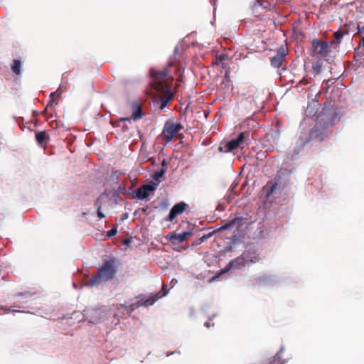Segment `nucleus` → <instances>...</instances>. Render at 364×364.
Instances as JSON below:
<instances>
[{
  "instance_id": "cd10ccee",
  "label": "nucleus",
  "mask_w": 364,
  "mask_h": 364,
  "mask_svg": "<svg viewBox=\"0 0 364 364\" xmlns=\"http://www.w3.org/2000/svg\"><path fill=\"white\" fill-rule=\"evenodd\" d=\"M101 208H102V205H98V208H97V216L100 218H105V215L102 213L101 211Z\"/></svg>"
},
{
  "instance_id": "473e14b6",
  "label": "nucleus",
  "mask_w": 364,
  "mask_h": 364,
  "mask_svg": "<svg viewBox=\"0 0 364 364\" xmlns=\"http://www.w3.org/2000/svg\"><path fill=\"white\" fill-rule=\"evenodd\" d=\"M205 326L206 327H208H208H210V322H209V321H206V322L205 323Z\"/></svg>"
},
{
  "instance_id": "dca6fc26",
  "label": "nucleus",
  "mask_w": 364,
  "mask_h": 364,
  "mask_svg": "<svg viewBox=\"0 0 364 364\" xmlns=\"http://www.w3.org/2000/svg\"><path fill=\"white\" fill-rule=\"evenodd\" d=\"M61 93L62 90H60V87H59L55 92H52L50 95V100L48 106L57 105L58 104L59 99L60 98Z\"/></svg>"
},
{
  "instance_id": "4468645a",
  "label": "nucleus",
  "mask_w": 364,
  "mask_h": 364,
  "mask_svg": "<svg viewBox=\"0 0 364 364\" xmlns=\"http://www.w3.org/2000/svg\"><path fill=\"white\" fill-rule=\"evenodd\" d=\"M36 139L41 146H45L48 144L50 137L46 131H41L36 133Z\"/></svg>"
},
{
  "instance_id": "72a5a7b5",
  "label": "nucleus",
  "mask_w": 364,
  "mask_h": 364,
  "mask_svg": "<svg viewBox=\"0 0 364 364\" xmlns=\"http://www.w3.org/2000/svg\"><path fill=\"white\" fill-rule=\"evenodd\" d=\"M161 164H162V166H166V160H165V159H164V160L162 161V163H161Z\"/></svg>"
},
{
  "instance_id": "c85d7f7f",
  "label": "nucleus",
  "mask_w": 364,
  "mask_h": 364,
  "mask_svg": "<svg viewBox=\"0 0 364 364\" xmlns=\"http://www.w3.org/2000/svg\"><path fill=\"white\" fill-rule=\"evenodd\" d=\"M300 83L301 84H303V85H307L309 83V80L307 77H303L302 80L300 81Z\"/></svg>"
},
{
  "instance_id": "f257e3e1",
  "label": "nucleus",
  "mask_w": 364,
  "mask_h": 364,
  "mask_svg": "<svg viewBox=\"0 0 364 364\" xmlns=\"http://www.w3.org/2000/svg\"><path fill=\"white\" fill-rule=\"evenodd\" d=\"M171 68H173L176 75L181 74L180 68L173 63L162 69L151 68L149 70V89L146 92L149 95L160 97L161 101V109H164L173 97V93L171 90L174 79V76L171 75Z\"/></svg>"
},
{
  "instance_id": "e433bc0d",
  "label": "nucleus",
  "mask_w": 364,
  "mask_h": 364,
  "mask_svg": "<svg viewBox=\"0 0 364 364\" xmlns=\"http://www.w3.org/2000/svg\"><path fill=\"white\" fill-rule=\"evenodd\" d=\"M277 355L274 357V360H275L277 359Z\"/></svg>"
},
{
  "instance_id": "c9c22d12",
  "label": "nucleus",
  "mask_w": 364,
  "mask_h": 364,
  "mask_svg": "<svg viewBox=\"0 0 364 364\" xmlns=\"http://www.w3.org/2000/svg\"><path fill=\"white\" fill-rule=\"evenodd\" d=\"M362 44H363V46L364 47V37L362 38Z\"/></svg>"
},
{
  "instance_id": "39448f33",
  "label": "nucleus",
  "mask_w": 364,
  "mask_h": 364,
  "mask_svg": "<svg viewBox=\"0 0 364 364\" xmlns=\"http://www.w3.org/2000/svg\"><path fill=\"white\" fill-rule=\"evenodd\" d=\"M312 49L314 54L319 55L321 57H326L330 50L327 41L318 39L312 41Z\"/></svg>"
},
{
  "instance_id": "bb28decb",
  "label": "nucleus",
  "mask_w": 364,
  "mask_h": 364,
  "mask_svg": "<svg viewBox=\"0 0 364 364\" xmlns=\"http://www.w3.org/2000/svg\"><path fill=\"white\" fill-rule=\"evenodd\" d=\"M117 232V228H112L110 230H109L107 232V236L108 237H112V236H114Z\"/></svg>"
},
{
  "instance_id": "1a4fd4ad",
  "label": "nucleus",
  "mask_w": 364,
  "mask_h": 364,
  "mask_svg": "<svg viewBox=\"0 0 364 364\" xmlns=\"http://www.w3.org/2000/svg\"><path fill=\"white\" fill-rule=\"evenodd\" d=\"M155 188L151 185H144L137 188L136 192V198L140 200L147 198L151 192H153Z\"/></svg>"
},
{
  "instance_id": "f704fd0d",
  "label": "nucleus",
  "mask_w": 364,
  "mask_h": 364,
  "mask_svg": "<svg viewBox=\"0 0 364 364\" xmlns=\"http://www.w3.org/2000/svg\"><path fill=\"white\" fill-rule=\"evenodd\" d=\"M49 107H50V106H48V105H47V107H46V109L43 110V112L42 113H43V114L46 113V111H47V109H48V108Z\"/></svg>"
},
{
  "instance_id": "c756f323",
  "label": "nucleus",
  "mask_w": 364,
  "mask_h": 364,
  "mask_svg": "<svg viewBox=\"0 0 364 364\" xmlns=\"http://www.w3.org/2000/svg\"><path fill=\"white\" fill-rule=\"evenodd\" d=\"M101 205V203H100V198H98L96 201H95V206H97V208H98V205Z\"/></svg>"
},
{
  "instance_id": "9d476101",
  "label": "nucleus",
  "mask_w": 364,
  "mask_h": 364,
  "mask_svg": "<svg viewBox=\"0 0 364 364\" xmlns=\"http://www.w3.org/2000/svg\"><path fill=\"white\" fill-rule=\"evenodd\" d=\"M242 255L246 263L251 262L254 264L259 262L261 259L259 254L255 250H247L242 253Z\"/></svg>"
},
{
  "instance_id": "ddd939ff",
  "label": "nucleus",
  "mask_w": 364,
  "mask_h": 364,
  "mask_svg": "<svg viewBox=\"0 0 364 364\" xmlns=\"http://www.w3.org/2000/svg\"><path fill=\"white\" fill-rule=\"evenodd\" d=\"M242 220L243 218H235L234 219L225 223V224L220 228L219 230L223 231L228 230L232 228L233 226H236L237 228H239L242 225Z\"/></svg>"
},
{
  "instance_id": "393cba45",
  "label": "nucleus",
  "mask_w": 364,
  "mask_h": 364,
  "mask_svg": "<svg viewBox=\"0 0 364 364\" xmlns=\"http://www.w3.org/2000/svg\"><path fill=\"white\" fill-rule=\"evenodd\" d=\"M145 299H146V296L143 294H140L137 296V301H136V304L138 305V306H145Z\"/></svg>"
},
{
  "instance_id": "7c9ffc66",
  "label": "nucleus",
  "mask_w": 364,
  "mask_h": 364,
  "mask_svg": "<svg viewBox=\"0 0 364 364\" xmlns=\"http://www.w3.org/2000/svg\"><path fill=\"white\" fill-rule=\"evenodd\" d=\"M119 120L121 122H124V121H126V120L130 121V119L129 118H121Z\"/></svg>"
},
{
  "instance_id": "9b49d317",
  "label": "nucleus",
  "mask_w": 364,
  "mask_h": 364,
  "mask_svg": "<svg viewBox=\"0 0 364 364\" xmlns=\"http://www.w3.org/2000/svg\"><path fill=\"white\" fill-rule=\"evenodd\" d=\"M235 140L242 149L244 144L248 146L250 143V132L246 131L240 132Z\"/></svg>"
},
{
  "instance_id": "a878e982",
  "label": "nucleus",
  "mask_w": 364,
  "mask_h": 364,
  "mask_svg": "<svg viewBox=\"0 0 364 364\" xmlns=\"http://www.w3.org/2000/svg\"><path fill=\"white\" fill-rule=\"evenodd\" d=\"M212 234L213 233H208L207 235H203L201 237H200L198 239L199 243H202V242H205V240H207L209 237H211Z\"/></svg>"
},
{
  "instance_id": "aec40b11",
  "label": "nucleus",
  "mask_w": 364,
  "mask_h": 364,
  "mask_svg": "<svg viewBox=\"0 0 364 364\" xmlns=\"http://www.w3.org/2000/svg\"><path fill=\"white\" fill-rule=\"evenodd\" d=\"M277 183H273L272 182H269L267 183V186H266V188H267V196H269L270 195H272L274 190L277 188Z\"/></svg>"
},
{
  "instance_id": "412c9836",
  "label": "nucleus",
  "mask_w": 364,
  "mask_h": 364,
  "mask_svg": "<svg viewBox=\"0 0 364 364\" xmlns=\"http://www.w3.org/2000/svg\"><path fill=\"white\" fill-rule=\"evenodd\" d=\"M121 307L124 309L128 313H132L136 309L139 308L136 303L132 304L129 306H126L125 304H121Z\"/></svg>"
},
{
  "instance_id": "7ed1b4c3",
  "label": "nucleus",
  "mask_w": 364,
  "mask_h": 364,
  "mask_svg": "<svg viewBox=\"0 0 364 364\" xmlns=\"http://www.w3.org/2000/svg\"><path fill=\"white\" fill-rule=\"evenodd\" d=\"M183 129V126L181 123L168 121L164 124L161 137L166 143H169Z\"/></svg>"
},
{
  "instance_id": "6e6552de",
  "label": "nucleus",
  "mask_w": 364,
  "mask_h": 364,
  "mask_svg": "<svg viewBox=\"0 0 364 364\" xmlns=\"http://www.w3.org/2000/svg\"><path fill=\"white\" fill-rule=\"evenodd\" d=\"M193 235L191 231H186L180 234L175 232L170 233L166 236V239L173 245H178L184 242L188 236Z\"/></svg>"
},
{
  "instance_id": "2eb2a0df",
  "label": "nucleus",
  "mask_w": 364,
  "mask_h": 364,
  "mask_svg": "<svg viewBox=\"0 0 364 364\" xmlns=\"http://www.w3.org/2000/svg\"><path fill=\"white\" fill-rule=\"evenodd\" d=\"M132 113L131 118L134 120H137L142 117V109L138 102H134L132 104Z\"/></svg>"
},
{
  "instance_id": "f03ea898",
  "label": "nucleus",
  "mask_w": 364,
  "mask_h": 364,
  "mask_svg": "<svg viewBox=\"0 0 364 364\" xmlns=\"http://www.w3.org/2000/svg\"><path fill=\"white\" fill-rule=\"evenodd\" d=\"M119 264V262L115 258L105 260L102 266L98 268L97 274L87 282V284L91 287L98 286L113 279L117 272Z\"/></svg>"
},
{
  "instance_id": "a211bd4d",
  "label": "nucleus",
  "mask_w": 364,
  "mask_h": 364,
  "mask_svg": "<svg viewBox=\"0 0 364 364\" xmlns=\"http://www.w3.org/2000/svg\"><path fill=\"white\" fill-rule=\"evenodd\" d=\"M226 55L224 54L217 56L216 58L213 61L212 65H221L223 68H225V60H226Z\"/></svg>"
},
{
  "instance_id": "b1692460",
  "label": "nucleus",
  "mask_w": 364,
  "mask_h": 364,
  "mask_svg": "<svg viewBox=\"0 0 364 364\" xmlns=\"http://www.w3.org/2000/svg\"><path fill=\"white\" fill-rule=\"evenodd\" d=\"M348 31H343L341 30H338L334 33L333 36L337 40V41L340 42L343 38L345 34H347Z\"/></svg>"
},
{
  "instance_id": "4be33fe9",
  "label": "nucleus",
  "mask_w": 364,
  "mask_h": 364,
  "mask_svg": "<svg viewBox=\"0 0 364 364\" xmlns=\"http://www.w3.org/2000/svg\"><path fill=\"white\" fill-rule=\"evenodd\" d=\"M158 299L157 295H154L153 296H149L145 299V306H149L153 305L155 301Z\"/></svg>"
},
{
  "instance_id": "f8f14e48",
  "label": "nucleus",
  "mask_w": 364,
  "mask_h": 364,
  "mask_svg": "<svg viewBox=\"0 0 364 364\" xmlns=\"http://www.w3.org/2000/svg\"><path fill=\"white\" fill-rule=\"evenodd\" d=\"M235 140L242 149L244 144L248 146L250 143V132L246 131L240 132Z\"/></svg>"
},
{
  "instance_id": "6ab92c4d",
  "label": "nucleus",
  "mask_w": 364,
  "mask_h": 364,
  "mask_svg": "<svg viewBox=\"0 0 364 364\" xmlns=\"http://www.w3.org/2000/svg\"><path fill=\"white\" fill-rule=\"evenodd\" d=\"M11 68L15 74L19 75L21 73V61L19 60H14Z\"/></svg>"
},
{
  "instance_id": "2f4dec72",
  "label": "nucleus",
  "mask_w": 364,
  "mask_h": 364,
  "mask_svg": "<svg viewBox=\"0 0 364 364\" xmlns=\"http://www.w3.org/2000/svg\"><path fill=\"white\" fill-rule=\"evenodd\" d=\"M314 132H315V129H312L311 130V132H310V134H311V136L314 135Z\"/></svg>"
},
{
  "instance_id": "20e7f679",
  "label": "nucleus",
  "mask_w": 364,
  "mask_h": 364,
  "mask_svg": "<svg viewBox=\"0 0 364 364\" xmlns=\"http://www.w3.org/2000/svg\"><path fill=\"white\" fill-rule=\"evenodd\" d=\"M289 53L287 46H281L277 50L274 56L270 58L271 65L275 68H279L286 60V56Z\"/></svg>"
},
{
  "instance_id": "0eeeda50",
  "label": "nucleus",
  "mask_w": 364,
  "mask_h": 364,
  "mask_svg": "<svg viewBox=\"0 0 364 364\" xmlns=\"http://www.w3.org/2000/svg\"><path fill=\"white\" fill-rule=\"evenodd\" d=\"M187 207L188 205L184 202H180L178 203H176L171 209L168 217L166 218V220L173 221L177 217L178 215L183 213Z\"/></svg>"
},
{
  "instance_id": "5701e85b",
  "label": "nucleus",
  "mask_w": 364,
  "mask_h": 364,
  "mask_svg": "<svg viewBox=\"0 0 364 364\" xmlns=\"http://www.w3.org/2000/svg\"><path fill=\"white\" fill-rule=\"evenodd\" d=\"M166 171L165 169L162 168L159 171H156L154 174L153 178L154 181H157L158 183L160 182L159 178L164 176Z\"/></svg>"
},
{
  "instance_id": "f3484780",
  "label": "nucleus",
  "mask_w": 364,
  "mask_h": 364,
  "mask_svg": "<svg viewBox=\"0 0 364 364\" xmlns=\"http://www.w3.org/2000/svg\"><path fill=\"white\" fill-rule=\"evenodd\" d=\"M225 146H226V149L225 151V152H231V151H234L235 149L240 147L235 139H232L230 141H228L226 144Z\"/></svg>"
},
{
  "instance_id": "423d86ee",
  "label": "nucleus",
  "mask_w": 364,
  "mask_h": 364,
  "mask_svg": "<svg viewBox=\"0 0 364 364\" xmlns=\"http://www.w3.org/2000/svg\"><path fill=\"white\" fill-rule=\"evenodd\" d=\"M246 262L242 254L237 258L231 260L228 265L224 269H221L219 274H223L227 273L231 269H240L245 266Z\"/></svg>"
}]
</instances>
